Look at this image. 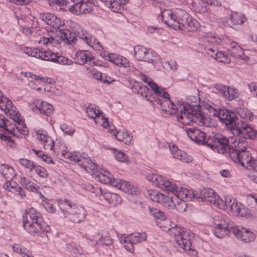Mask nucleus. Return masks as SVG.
I'll use <instances>...</instances> for the list:
<instances>
[{
    "mask_svg": "<svg viewBox=\"0 0 257 257\" xmlns=\"http://www.w3.org/2000/svg\"><path fill=\"white\" fill-rule=\"evenodd\" d=\"M183 26L181 27L180 30L186 29L189 32H194L196 31L199 26V23L195 19L192 20L189 16L186 19H184Z\"/></svg>",
    "mask_w": 257,
    "mask_h": 257,
    "instance_id": "c85d7f7f",
    "label": "nucleus"
},
{
    "mask_svg": "<svg viewBox=\"0 0 257 257\" xmlns=\"http://www.w3.org/2000/svg\"><path fill=\"white\" fill-rule=\"evenodd\" d=\"M238 96V90L234 88L227 86V89L226 91L225 95L224 98L228 100L231 101Z\"/></svg>",
    "mask_w": 257,
    "mask_h": 257,
    "instance_id": "ea45409f",
    "label": "nucleus"
},
{
    "mask_svg": "<svg viewBox=\"0 0 257 257\" xmlns=\"http://www.w3.org/2000/svg\"><path fill=\"white\" fill-rule=\"evenodd\" d=\"M6 181L7 182L3 185V188L5 190L12 192L16 195L20 196L21 198L26 196L25 191L17 182L12 180Z\"/></svg>",
    "mask_w": 257,
    "mask_h": 257,
    "instance_id": "6ab92c4d",
    "label": "nucleus"
},
{
    "mask_svg": "<svg viewBox=\"0 0 257 257\" xmlns=\"http://www.w3.org/2000/svg\"><path fill=\"white\" fill-rule=\"evenodd\" d=\"M124 4H122L120 3L119 1L118 2L116 0L110 1L109 5L107 7L111 9V10L114 12H119L122 10L123 8L122 5Z\"/></svg>",
    "mask_w": 257,
    "mask_h": 257,
    "instance_id": "09e8293b",
    "label": "nucleus"
},
{
    "mask_svg": "<svg viewBox=\"0 0 257 257\" xmlns=\"http://www.w3.org/2000/svg\"><path fill=\"white\" fill-rule=\"evenodd\" d=\"M88 116L92 118H95L96 117L99 116V115L102 113L101 111H100L97 108V107L93 104H90L87 108L86 110Z\"/></svg>",
    "mask_w": 257,
    "mask_h": 257,
    "instance_id": "c9c22d12",
    "label": "nucleus"
},
{
    "mask_svg": "<svg viewBox=\"0 0 257 257\" xmlns=\"http://www.w3.org/2000/svg\"><path fill=\"white\" fill-rule=\"evenodd\" d=\"M242 54L243 50L239 46H237L233 49L228 50V54L234 58H237L240 57Z\"/></svg>",
    "mask_w": 257,
    "mask_h": 257,
    "instance_id": "5fc2aeb1",
    "label": "nucleus"
},
{
    "mask_svg": "<svg viewBox=\"0 0 257 257\" xmlns=\"http://www.w3.org/2000/svg\"><path fill=\"white\" fill-rule=\"evenodd\" d=\"M172 193L174 194L175 196V198L173 197L169 198V199H171V202H174V199H179V198L183 200L186 199H187V201L189 200H191L193 198H195L196 196L193 190L186 188H183L182 187H178L177 186V188H175L174 190H173Z\"/></svg>",
    "mask_w": 257,
    "mask_h": 257,
    "instance_id": "4468645a",
    "label": "nucleus"
},
{
    "mask_svg": "<svg viewBox=\"0 0 257 257\" xmlns=\"http://www.w3.org/2000/svg\"><path fill=\"white\" fill-rule=\"evenodd\" d=\"M68 10L74 15H79L90 13L92 10V8H87L86 4L84 3L82 0H78L77 3L68 8Z\"/></svg>",
    "mask_w": 257,
    "mask_h": 257,
    "instance_id": "aec40b11",
    "label": "nucleus"
},
{
    "mask_svg": "<svg viewBox=\"0 0 257 257\" xmlns=\"http://www.w3.org/2000/svg\"><path fill=\"white\" fill-rule=\"evenodd\" d=\"M130 235L132 243L135 244L144 241L147 238L146 233L144 232H134L130 234Z\"/></svg>",
    "mask_w": 257,
    "mask_h": 257,
    "instance_id": "58836bf2",
    "label": "nucleus"
},
{
    "mask_svg": "<svg viewBox=\"0 0 257 257\" xmlns=\"http://www.w3.org/2000/svg\"><path fill=\"white\" fill-rule=\"evenodd\" d=\"M215 191L211 188H203L200 190V196L196 198H201L203 201H206L210 195H214Z\"/></svg>",
    "mask_w": 257,
    "mask_h": 257,
    "instance_id": "79ce46f5",
    "label": "nucleus"
},
{
    "mask_svg": "<svg viewBox=\"0 0 257 257\" xmlns=\"http://www.w3.org/2000/svg\"><path fill=\"white\" fill-rule=\"evenodd\" d=\"M242 204L241 203H238L236 199L233 198V203L232 204H231V205L230 207V208L232 212L238 215V213L240 211V208L242 207Z\"/></svg>",
    "mask_w": 257,
    "mask_h": 257,
    "instance_id": "13d9d810",
    "label": "nucleus"
},
{
    "mask_svg": "<svg viewBox=\"0 0 257 257\" xmlns=\"http://www.w3.org/2000/svg\"><path fill=\"white\" fill-rule=\"evenodd\" d=\"M113 154L115 159L120 162L127 163L130 162V159L128 157L124 152L121 151L114 149Z\"/></svg>",
    "mask_w": 257,
    "mask_h": 257,
    "instance_id": "c03bdc74",
    "label": "nucleus"
},
{
    "mask_svg": "<svg viewBox=\"0 0 257 257\" xmlns=\"http://www.w3.org/2000/svg\"><path fill=\"white\" fill-rule=\"evenodd\" d=\"M103 196L107 203L112 206H115L121 201V197L116 193L105 192L103 194Z\"/></svg>",
    "mask_w": 257,
    "mask_h": 257,
    "instance_id": "7c9ffc66",
    "label": "nucleus"
},
{
    "mask_svg": "<svg viewBox=\"0 0 257 257\" xmlns=\"http://www.w3.org/2000/svg\"><path fill=\"white\" fill-rule=\"evenodd\" d=\"M20 183L24 188L27 189L28 190L31 191L36 190L34 183L28 178L24 177H22L20 179Z\"/></svg>",
    "mask_w": 257,
    "mask_h": 257,
    "instance_id": "4c0bfd02",
    "label": "nucleus"
},
{
    "mask_svg": "<svg viewBox=\"0 0 257 257\" xmlns=\"http://www.w3.org/2000/svg\"><path fill=\"white\" fill-rule=\"evenodd\" d=\"M188 137L198 144L203 145L206 139L205 134L194 127L186 129Z\"/></svg>",
    "mask_w": 257,
    "mask_h": 257,
    "instance_id": "a211bd4d",
    "label": "nucleus"
},
{
    "mask_svg": "<svg viewBox=\"0 0 257 257\" xmlns=\"http://www.w3.org/2000/svg\"><path fill=\"white\" fill-rule=\"evenodd\" d=\"M148 85L151 87V88L154 91L156 95H161V87L158 86L156 83H155L152 80L149 81L148 82Z\"/></svg>",
    "mask_w": 257,
    "mask_h": 257,
    "instance_id": "052dcab7",
    "label": "nucleus"
},
{
    "mask_svg": "<svg viewBox=\"0 0 257 257\" xmlns=\"http://www.w3.org/2000/svg\"><path fill=\"white\" fill-rule=\"evenodd\" d=\"M113 243L111 237L109 235H101L97 241V243L106 246H110Z\"/></svg>",
    "mask_w": 257,
    "mask_h": 257,
    "instance_id": "8fccbe9b",
    "label": "nucleus"
},
{
    "mask_svg": "<svg viewBox=\"0 0 257 257\" xmlns=\"http://www.w3.org/2000/svg\"><path fill=\"white\" fill-rule=\"evenodd\" d=\"M148 210L149 215L153 217L155 219L165 220L166 219V216L164 212L156 208L148 206Z\"/></svg>",
    "mask_w": 257,
    "mask_h": 257,
    "instance_id": "2f4dec72",
    "label": "nucleus"
},
{
    "mask_svg": "<svg viewBox=\"0 0 257 257\" xmlns=\"http://www.w3.org/2000/svg\"><path fill=\"white\" fill-rule=\"evenodd\" d=\"M47 51H43L42 49H40L38 48H32V54L31 55V57H35L38 59H40L41 60L47 61V58H45L48 54L46 53L48 52Z\"/></svg>",
    "mask_w": 257,
    "mask_h": 257,
    "instance_id": "72a5a7b5",
    "label": "nucleus"
},
{
    "mask_svg": "<svg viewBox=\"0 0 257 257\" xmlns=\"http://www.w3.org/2000/svg\"><path fill=\"white\" fill-rule=\"evenodd\" d=\"M170 151L173 157L185 163H189L192 162V157L187 154L186 152L179 150L176 146L173 145L172 147H170Z\"/></svg>",
    "mask_w": 257,
    "mask_h": 257,
    "instance_id": "4be33fe9",
    "label": "nucleus"
},
{
    "mask_svg": "<svg viewBox=\"0 0 257 257\" xmlns=\"http://www.w3.org/2000/svg\"><path fill=\"white\" fill-rule=\"evenodd\" d=\"M232 143L225 136L220 134L209 136L205 139L204 145H206L212 150L220 154L227 153L228 147Z\"/></svg>",
    "mask_w": 257,
    "mask_h": 257,
    "instance_id": "20e7f679",
    "label": "nucleus"
},
{
    "mask_svg": "<svg viewBox=\"0 0 257 257\" xmlns=\"http://www.w3.org/2000/svg\"><path fill=\"white\" fill-rule=\"evenodd\" d=\"M153 197H150L151 199L153 201L160 202L161 201H163V197L164 195L162 193H158L157 192H153Z\"/></svg>",
    "mask_w": 257,
    "mask_h": 257,
    "instance_id": "338daca9",
    "label": "nucleus"
},
{
    "mask_svg": "<svg viewBox=\"0 0 257 257\" xmlns=\"http://www.w3.org/2000/svg\"><path fill=\"white\" fill-rule=\"evenodd\" d=\"M188 17V14L184 11L178 10L174 11L169 20L167 21V25L173 28L175 30L180 29L181 27L183 26L184 19Z\"/></svg>",
    "mask_w": 257,
    "mask_h": 257,
    "instance_id": "9b49d317",
    "label": "nucleus"
},
{
    "mask_svg": "<svg viewBox=\"0 0 257 257\" xmlns=\"http://www.w3.org/2000/svg\"><path fill=\"white\" fill-rule=\"evenodd\" d=\"M59 206L64 214L65 218L74 223H79L85 218L86 211L83 207H77L69 200H61Z\"/></svg>",
    "mask_w": 257,
    "mask_h": 257,
    "instance_id": "f03ea898",
    "label": "nucleus"
},
{
    "mask_svg": "<svg viewBox=\"0 0 257 257\" xmlns=\"http://www.w3.org/2000/svg\"><path fill=\"white\" fill-rule=\"evenodd\" d=\"M47 51H43L42 49H40L38 48H32V54L31 55V57H35L38 59H40L41 60L47 61V58H45L48 54L46 53L48 52Z\"/></svg>",
    "mask_w": 257,
    "mask_h": 257,
    "instance_id": "473e14b6",
    "label": "nucleus"
},
{
    "mask_svg": "<svg viewBox=\"0 0 257 257\" xmlns=\"http://www.w3.org/2000/svg\"><path fill=\"white\" fill-rule=\"evenodd\" d=\"M106 179V180H105V183L107 182L112 186L121 190L124 192L135 195H137L140 193V191L137 186L132 185L124 180H115L112 176H108Z\"/></svg>",
    "mask_w": 257,
    "mask_h": 257,
    "instance_id": "6e6552de",
    "label": "nucleus"
},
{
    "mask_svg": "<svg viewBox=\"0 0 257 257\" xmlns=\"http://www.w3.org/2000/svg\"><path fill=\"white\" fill-rule=\"evenodd\" d=\"M62 156L65 159H68L70 161L76 162L77 161L81 162L78 160V156L76 154H72L70 152L63 150L62 151Z\"/></svg>",
    "mask_w": 257,
    "mask_h": 257,
    "instance_id": "864d4df0",
    "label": "nucleus"
},
{
    "mask_svg": "<svg viewBox=\"0 0 257 257\" xmlns=\"http://www.w3.org/2000/svg\"><path fill=\"white\" fill-rule=\"evenodd\" d=\"M33 169H35V172L41 177L46 178L48 176L47 171L43 167L36 165V167Z\"/></svg>",
    "mask_w": 257,
    "mask_h": 257,
    "instance_id": "bf43d9fd",
    "label": "nucleus"
},
{
    "mask_svg": "<svg viewBox=\"0 0 257 257\" xmlns=\"http://www.w3.org/2000/svg\"><path fill=\"white\" fill-rule=\"evenodd\" d=\"M214 88L223 97L225 96L226 91L227 89V86L222 84L217 83L214 85Z\"/></svg>",
    "mask_w": 257,
    "mask_h": 257,
    "instance_id": "e2e57ef3",
    "label": "nucleus"
},
{
    "mask_svg": "<svg viewBox=\"0 0 257 257\" xmlns=\"http://www.w3.org/2000/svg\"><path fill=\"white\" fill-rule=\"evenodd\" d=\"M77 64L80 65H83L85 63H88L91 65L92 56L88 53L86 51H78L75 54V57L74 58Z\"/></svg>",
    "mask_w": 257,
    "mask_h": 257,
    "instance_id": "cd10ccee",
    "label": "nucleus"
},
{
    "mask_svg": "<svg viewBox=\"0 0 257 257\" xmlns=\"http://www.w3.org/2000/svg\"><path fill=\"white\" fill-rule=\"evenodd\" d=\"M206 202H209L213 203L219 208V206H222L223 199L221 197L217 195L216 193H214V195H210Z\"/></svg>",
    "mask_w": 257,
    "mask_h": 257,
    "instance_id": "a18cd8bd",
    "label": "nucleus"
},
{
    "mask_svg": "<svg viewBox=\"0 0 257 257\" xmlns=\"http://www.w3.org/2000/svg\"><path fill=\"white\" fill-rule=\"evenodd\" d=\"M214 59L222 63H229L230 62V60L228 59L227 55L220 51H216Z\"/></svg>",
    "mask_w": 257,
    "mask_h": 257,
    "instance_id": "603ef678",
    "label": "nucleus"
},
{
    "mask_svg": "<svg viewBox=\"0 0 257 257\" xmlns=\"http://www.w3.org/2000/svg\"><path fill=\"white\" fill-rule=\"evenodd\" d=\"M60 129L66 135H72L75 132V130L71 126L65 123L60 125Z\"/></svg>",
    "mask_w": 257,
    "mask_h": 257,
    "instance_id": "4d7b16f0",
    "label": "nucleus"
},
{
    "mask_svg": "<svg viewBox=\"0 0 257 257\" xmlns=\"http://www.w3.org/2000/svg\"><path fill=\"white\" fill-rule=\"evenodd\" d=\"M152 102H156L157 104L160 105L161 106L163 107L165 103H166L168 105V107L169 108V113L171 115H173L176 114L177 110H178L179 109H180V112L181 111V109H183V106L184 105H185L188 102L186 103H182L181 104L179 103V106L177 107L176 104H175L173 102L171 101V100L169 102H167V100H163V99H160L159 98H158L157 97H153V100H151ZM181 113H180V114L178 115V117H179V115H180ZM177 119H178V118H177ZM178 121V120H177Z\"/></svg>",
    "mask_w": 257,
    "mask_h": 257,
    "instance_id": "f3484780",
    "label": "nucleus"
},
{
    "mask_svg": "<svg viewBox=\"0 0 257 257\" xmlns=\"http://www.w3.org/2000/svg\"><path fill=\"white\" fill-rule=\"evenodd\" d=\"M217 117L222 124L225 125L232 133L237 128L241 121L235 112L225 108L218 110Z\"/></svg>",
    "mask_w": 257,
    "mask_h": 257,
    "instance_id": "39448f33",
    "label": "nucleus"
},
{
    "mask_svg": "<svg viewBox=\"0 0 257 257\" xmlns=\"http://www.w3.org/2000/svg\"><path fill=\"white\" fill-rule=\"evenodd\" d=\"M134 50L135 57L139 61L153 64L159 63L161 61L160 57L152 49H147L143 46L137 45L134 48Z\"/></svg>",
    "mask_w": 257,
    "mask_h": 257,
    "instance_id": "423d86ee",
    "label": "nucleus"
},
{
    "mask_svg": "<svg viewBox=\"0 0 257 257\" xmlns=\"http://www.w3.org/2000/svg\"><path fill=\"white\" fill-rule=\"evenodd\" d=\"M61 38L64 43L73 45L76 43L77 39L74 35L73 31L72 32L69 29H59Z\"/></svg>",
    "mask_w": 257,
    "mask_h": 257,
    "instance_id": "393cba45",
    "label": "nucleus"
},
{
    "mask_svg": "<svg viewBox=\"0 0 257 257\" xmlns=\"http://www.w3.org/2000/svg\"><path fill=\"white\" fill-rule=\"evenodd\" d=\"M180 231L178 234L175 235V239L179 245H182V247L185 250L191 249V242L189 233L190 231L189 230L185 229L183 228H179Z\"/></svg>",
    "mask_w": 257,
    "mask_h": 257,
    "instance_id": "f8f14e48",
    "label": "nucleus"
},
{
    "mask_svg": "<svg viewBox=\"0 0 257 257\" xmlns=\"http://www.w3.org/2000/svg\"><path fill=\"white\" fill-rule=\"evenodd\" d=\"M28 232L33 236H41L42 237L46 236L48 238L47 233L51 230L49 225L47 224L44 221L37 225L34 228H31L27 225Z\"/></svg>",
    "mask_w": 257,
    "mask_h": 257,
    "instance_id": "dca6fc26",
    "label": "nucleus"
},
{
    "mask_svg": "<svg viewBox=\"0 0 257 257\" xmlns=\"http://www.w3.org/2000/svg\"><path fill=\"white\" fill-rule=\"evenodd\" d=\"M0 173L6 180H11L15 176L14 169L6 164H2L0 166Z\"/></svg>",
    "mask_w": 257,
    "mask_h": 257,
    "instance_id": "c756f323",
    "label": "nucleus"
},
{
    "mask_svg": "<svg viewBox=\"0 0 257 257\" xmlns=\"http://www.w3.org/2000/svg\"><path fill=\"white\" fill-rule=\"evenodd\" d=\"M89 76L97 80H100L103 83H107L110 84V81H109L106 79H104L102 73L99 72L94 68L91 69L89 72Z\"/></svg>",
    "mask_w": 257,
    "mask_h": 257,
    "instance_id": "a19ab883",
    "label": "nucleus"
},
{
    "mask_svg": "<svg viewBox=\"0 0 257 257\" xmlns=\"http://www.w3.org/2000/svg\"><path fill=\"white\" fill-rule=\"evenodd\" d=\"M216 51H218L213 49V48L211 47V46H205L204 47V51H203V53L207 54L209 56L214 59L215 57V53Z\"/></svg>",
    "mask_w": 257,
    "mask_h": 257,
    "instance_id": "680f3d73",
    "label": "nucleus"
},
{
    "mask_svg": "<svg viewBox=\"0 0 257 257\" xmlns=\"http://www.w3.org/2000/svg\"><path fill=\"white\" fill-rule=\"evenodd\" d=\"M194 99L195 100L191 101V103H186L183 106V109H181V115L178 117L179 122H181L184 125H191V123H198L199 125L205 124L204 120L206 117L203 115L205 112H203V107L210 112L214 116H217V112L218 110L214 108L212 106L208 103L200 106L197 104L196 101L197 98L195 97H192L190 100Z\"/></svg>",
    "mask_w": 257,
    "mask_h": 257,
    "instance_id": "f257e3e1",
    "label": "nucleus"
},
{
    "mask_svg": "<svg viewBox=\"0 0 257 257\" xmlns=\"http://www.w3.org/2000/svg\"><path fill=\"white\" fill-rule=\"evenodd\" d=\"M232 134L241 139H255V130L253 129L248 124H244L242 121Z\"/></svg>",
    "mask_w": 257,
    "mask_h": 257,
    "instance_id": "9d476101",
    "label": "nucleus"
},
{
    "mask_svg": "<svg viewBox=\"0 0 257 257\" xmlns=\"http://www.w3.org/2000/svg\"><path fill=\"white\" fill-rule=\"evenodd\" d=\"M6 111H4L6 115L10 118H12L14 121L17 122L19 125H21L24 122V119L22 118L21 114L18 111H16V107L12 103V107H7Z\"/></svg>",
    "mask_w": 257,
    "mask_h": 257,
    "instance_id": "a878e982",
    "label": "nucleus"
},
{
    "mask_svg": "<svg viewBox=\"0 0 257 257\" xmlns=\"http://www.w3.org/2000/svg\"><path fill=\"white\" fill-rule=\"evenodd\" d=\"M174 11H172L170 9H164L162 10L161 9V13L158 16V18H161V20L165 24H167V21L169 20L171 16L173 14Z\"/></svg>",
    "mask_w": 257,
    "mask_h": 257,
    "instance_id": "de8ad7c7",
    "label": "nucleus"
},
{
    "mask_svg": "<svg viewBox=\"0 0 257 257\" xmlns=\"http://www.w3.org/2000/svg\"><path fill=\"white\" fill-rule=\"evenodd\" d=\"M155 186H157L171 193H172L173 190L177 188V185L176 184H173L168 180H166V178L162 176H158L156 181L155 182Z\"/></svg>",
    "mask_w": 257,
    "mask_h": 257,
    "instance_id": "5701e85b",
    "label": "nucleus"
},
{
    "mask_svg": "<svg viewBox=\"0 0 257 257\" xmlns=\"http://www.w3.org/2000/svg\"><path fill=\"white\" fill-rule=\"evenodd\" d=\"M43 221L40 213L37 212L34 208H31L29 212H26L25 216L23 215V225L24 229L27 231V225L31 228H34Z\"/></svg>",
    "mask_w": 257,
    "mask_h": 257,
    "instance_id": "1a4fd4ad",
    "label": "nucleus"
},
{
    "mask_svg": "<svg viewBox=\"0 0 257 257\" xmlns=\"http://www.w3.org/2000/svg\"><path fill=\"white\" fill-rule=\"evenodd\" d=\"M54 111V108L53 106L46 102H43V105L41 108H40L39 112L43 113L47 116H51L53 114Z\"/></svg>",
    "mask_w": 257,
    "mask_h": 257,
    "instance_id": "37998d69",
    "label": "nucleus"
},
{
    "mask_svg": "<svg viewBox=\"0 0 257 257\" xmlns=\"http://www.w3.org/2000/svg\"><path fill=\"white\" fill-rule=\"evenodd\" d=\"M231 234H233L237 238L241 239L245 242H249L253 241L255 236L254 234L248 230L244 228L239 229L238 227L233 226L231 229Z\"/></svg>",
    "mask_w": 257,
    "mask_h": 257,
    "instance_id": "ddd939ff",
    "label": "nucleus"
},
{
    "mask_svg": "<svg viewBox=\"0 0 257 257\" xmlns=\"http://www.w3.org/2000/svg\"><path fill=\"white\" fill-rule=\"evenodd\" d=\"M39 18L47 25L55 29H59V28L64 24V22H62L57 16L52 13H41Z\"/></svg>",
    "mask_w": 257,
    "mask_h": 257,
    "instance_id": "2eb2a0df",
    "label": "nucleus"
},
{
    "mask_svg": "<svg viewBox=\"0 0 257 257\" xmlns=\"http://www.w3.org/2000/svg\"><path fill=\"white\" fill-rule=\"evenodd\" d=\"M174 206L175 208L180 212H184L187 211L188 206L184 200L179 198L174 199Z\"/></svg>",
    "mask_w": 257,
    "mask_h": 257,
    "instance_id": "e433bc0d",
    "label": "nucleus"
},
{
    "mask_svg": "<svg viewBox=\"0 0 257 257\" xmlns=\"http://www.w3.org/2000/svg\"><path fill=\"white\" fill-rule=\"evenodd\" d=\"M238 113L241 117L246 120L251 121L253 118V113L246 108L241 109Z\"/></svg>",
    "mask_w": 257,
    "mask_h": 257,
    "instance_id": "49530a36",
    "label": "nucleus"
},
{
    "mask_svg": "<svg viewBox=\"0 0 257 257\" xmlns=\"http://www.w3.org/2000/svg\"><path fill=\"white\" fill-rule=\"evenodd\" d=\"M75 37L82 39L86 44L91 46V40L88 37V33L83 28L79 25L75 26L72 29Z\"/></svg>",
    "mask_w": 257,
    "mask_h": 257,
    "instance_id": "bb28decb",
    "label": "nucleus"
},
{
    "mask_svg": "<svg viewBox=\"0 0 257 257\" xmlns=\"http://www.w3.org/2000/svg\"><path fill=\"white\" fill-rule=\"evenodd\" d=\"M37 138L41 142V143H47L50 137H48L47 135L43 134V130H39L37 132Z\"/></svg>",
    "mask_w": 257,
    "mask_h": 257,
    "instance_id": "0e129e2a",
    "label": "nucleus"
},
{
    "mask_svg": "<svg viewBox=\"0 0 257 257\" xmlns=\"http://www.w3.org/2000/svg\"><path fill=\"white\" fill-rule=\"evenodd\" d=\"M13 248L14 251L17 252V253H21V254L23 255V257H33L31 255H28L27 253H24L22 251V248L21 247V246L19 244H15L13 246Z\"/></svg>",
    "mask_w": 257,
    "mask_h": 257,
    "instance_id": "774afa93",
    "label": "nucleus"
},
{
    "mask_svg": "<svg viewBox=\"0 0 257 257\" xmlns=\"http://www.w3.org/2000/svg\"><path fill=\"white\" fill-rule=\"evenodd\" d=\"M20 164L24 166L25 167L29 169L31 171L36 167V165L34 163L30 160H29L27 159H20L19 160Z\"/></svg>",
    "mask_w": 257,
    "mask_h": 257,
    "instance_id": "6e6d98bb",
    "label": "nucleus"
},
{
    "mask_svg": "<svg viewBox=\"0 0 257 257\" xmlns=\"http://www.w3.org/2000/svg\"><path fill=\"white\" fill-rule=\"evenodd\" d=\"M48 55L47 61H52L54 63H57L62 65H71L73 63V61L63 56H57L56 54L52 52L51 51H48L46 53Z\"/></svg>",
    "mask_w": 257,
    "mask_h": 257,
    "instance_id": "b1692460",
    "label": "nucleus"
},
{
    "mask_svg": "<svg viewBox=\"0 0 257 257\" xmlns=\"http://www.w3.org/2000/svg\"><path fill=\"white\" fill-rule=\"evenodd\" d=\"M250 210L242 205V207L240 208V210L238 215L242 217H248L250 215Z\"/></svg>",
    "mask_w": 257,
    "mask_h": 257,
    "instance_id": "69168bd1",
    "label": "nucleus"
},
{
    "mask_svg": "<svg viewBox=\"0 0 257 257\" xmlns=\"http://www.w3.org/2000/svg\"><path fill=\"white\" fill-rule=\"evenodd\" d=\"M213 222L215 228L214 234L216 237L221 238L226 235H231V229L233 227L232 224L226 223L218 215L214 216Z\"/></svg>",
    "mask_w": 257,
    "mask_h": 257,
    "instance_id": "0eeeda50",
    "label": "nucleus"
},
{
    "mask_svg": "<svg viewBox=\"0 0 257 257\" xmlns=\"http://www.w3.org/2000/svg\"><path fill=\"white\" fill-rule=\"evenodd\" d=\"M113 135L118 141H122L126 144H129L131 143L132 137L127 133L119 131L116 133H114Z\"/></svg>",
    "mask_w": 257,
    "mask_h": 257,
    "instance_id": "f704fd0d",
    "label": "nucleus"
},
{
    "mask_svg": "<svg viewBox=\"0 0 257 257\" xmlns=\"http://www.w3.org/2000/svg\"><path fill=\"white\" fill-rule=\"evenodd\" d=\"M227 153L234 163L248 168V164L252 157L250 152L247 151L245 147L240 149L238 146L232 143L231 145L228 147Z\"/></svg>",
    "mask_w": 257,
    "mask_h": 257,
    "instance_id": "7ed1b4c3",
    "label": "nucleus"
},
{
    "mask_svg": "<svg viewBox=\"0 0 257 257\" xmlns=\"http://www.w3.org/2000/svg\"><path fill=\"white\" fill-rule=\"evenodd\" d=\"M78 160H80L81 162L77 161L78 164L82 168L86 169L87 168V165L91 163V160L87 157V155L83 154V155L78 156Z\"/></svg>",
    "mask_w": 257,
    "mask_h": 257,
    "instance_id": "3c124183",
    "label": "nucleus"
},
{
    "mask_svg": "<svg viewBox=\"0 0 257 257\" xmlns=\"http://www.w3.org/2000/svg\"><path fill=\"white\" fill-rule=\"evenodd\" d=\"M246 20L244 15L237 13L231 12L229 17L226 19L227 25L232 27L236 25H242Z\"/></svg>",
    "mask_w": 257,
    "mask_h": 257,
    "instance_id": "412c9836",
    "label": "nucleus"
}]
</instances>
